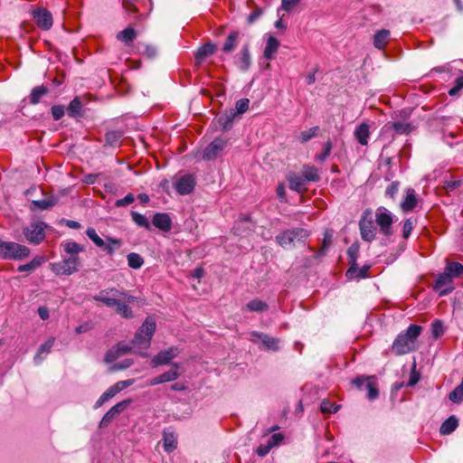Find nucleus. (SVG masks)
Instances as JSON below:
<instances>
[{
	"label": "nucleus",
	"mask_w": 463,
	"mask_h": 463,
	"mask_svg": "<svg viewBox=\"0 0 463 463\" xmlns=\"http://www.w3.org/2000/svg\"><path fill=\"white\" fill-rule=\"evenodd\" d=\"M135 201V197L132 194H127L124 198L116 201L115 205L117 207H125Z\"/></svg>",
	"instance_id": "052dcab7"
},
{
	"label": "nucleus",
	"mask_w": 463,
	"mask_h": 463,
	"mask_svg": "<svg viewBox=\"0 0 463 463\" xmlns=\"http://www.w3.org/2000/svg\"><path fill=\"white\" fill-rule=\"evenodd\" d=\"M29 254L30 250L26 246L0 240V259L21 260Z\"/></svg>",
	"instance_id": "39448f33"
},
{
	"label": "nucleus",
	"mask_w": 463,
	"mask_h": 463,
	"mask_svg": "<svg viewBox=\"0 0 463 463\" xmlns=\"http://www.w3.org/2000/svg\"><path fill=\"white\" fill-rule=\"evenodd\" d=\"M449 400L453 402L459 403L463 401V391L458 386L449 393Z\"/></svg>",
	"instance_id": "6e6d98bb"
},
{
	"label": "nucleus",
	"mask_w": 463,
	"mask_h": 463,
	"mask_svg": "<svg viewBox=\"0 0 463 463\" xmlns=\"http://www.w3.org/2000/svg\"><path fill=\"white\" fill-rule=\"evenodd\" d=\"M44 222H33L24 229V234L28 241L38 244L44 239Z\"/></svg>",
	"instance_id": "9b49d317"
},
{
	"label": "nucleus",
	"mask_w": 463,
	"mask_h": 463,
	"mask_svg": "<svg viewBox=\"0 0 463 463\" xmlns=\"http://www.w3.org/2000/svg\"><path fill=\"white\" fill-rule=\"evenodd\" d=\"M458 419L455 416L449 417L440 426L439 431L443 435L452 433L458 427Z\"/></svg>",
	"instance_id": "7c9ffc66"
},
{
	"label": "nucleus",
	"mask_w": 463,
	"mask_h": 463,
	"mask_svg": "<svg viewBox=\"0 0 463 463\" xmlns=\"http://www.w3.org/2000/svg\"><path fill=\"white\" fill-rule=\"evenodd\" d=\"M177 444L176 436L174 432L169 430L164 431V437H163V447L164 449L170 453L174 449H175Z\"/></svg>",
	"instance_id": "cd10ccee"
},
{
	"label": "nucleus",
	"mask_w": 463,
	"mask_h": 463,
	"mask_svg": "<svg viewBox=\"0 0 463 463\" xmlns=\"http://www.w3.org/2000/svg\"><path fill=\"white\" fill-rule=\"evenodd\" d=\"M347 254L350 258L351 263L355 264V260L358 255V248L354 245L351 246L347 250Z\"/></svg>",
	"instance_id": "69168bd1"
},
{
	"label": "nucleus",
	"mask_w": 463,
	"mask_h": 463,
	"mask_svg": "<svg viewBox=\"0 0 463 463\" xmlns=\"http://www.w3.org/2000/svg\"><path fill=\"white\" fill-rule=\"evenodd\" d=\"M288 181L289 184V188L298 193L303 191L307 184L306 179L302 175H298L296 174L289 175Z\"/></svg>",
	"instance_id": "a878e982"
},
{
	"label": "nucleus",
	"mask_w": 463,
	"mask_h": 463,
	"mask_svg": "<svg viewBox=\"0 0 463 463\" xmlns=\"http://www.w3.org/2000/svg\"><path fill=\"white\" fill-rule=\"evenodd\" d=\"M431 333L434 338L439 337L444 333L443 325L439 320H435L431 324Z\"/></svg>",
	"instance_id": "3c124183"
},
{
	"label": "nucleus",
	"mask_w": 463,
	"mask_h": 463,
	"mask_svg": "<svg viewBox=\"0 0 463 463\" xmlns=\"http://www.w3.org/2000/svg\"><path fill=\"white\" fill-rule=\"evenodd\" d=\"M121 246V241L113 238H108L105 246L101 247L109 255H112L116 248Z\"/></svg>",
	"instance_id": "49530a36"
},
{
	"label": "nucleus",
	"mask_w": 463,
	"mask_h": 463,
	"mask_svg": "<svg viewBox=\"0 0 463 463\" xmlns=\"http://www.w3.org/2000/svg\"><path fill=\"white\" fill-rule=\"evenodd\" d=\"M127 260H128V265L130 268L135 269L141 268L142 265L144 264L143 258L139 254L135 253V252L129 253L127 256Z\"/></svg>",
	"instance_id": "ea45409f"
},
{
	"label": "nucleus",
	"mask_w": 463,
	"mask_h": 463,
	"mask_svg": "<svg viewBox=\"0 0 463 463\" xmlns=\"http://www.w3.org/2000/svg\"><path fill=\"white\" fill-rule=\"evenodd\" d=\"M399 191V183L398 182H392L386 189V195L390 196L391 198H394L396 194Z\"/></svg>",
	"instance_id": "0e129e2a"
},
{
	"label": "nucleus",
	"mask_w": 463,
	"mask_h": 463,
	"mask_svg": "<svg viewBox=\"0 0 463 463\" xmlns=\"http://www.w3.org/2000/svg\"><path fill=\"white\" fill-rule=\"evenodd\" d=\"M235 115H236V112L233 110H231L230 112L225 113L224 115L221 116L218 118V121H219L220 125L222 126L223 129L227 130V129L231 128L232 122L234 120Z\"/></svg>",
	"instance_id": "a19ab883"
},
{
	"label": "nucleus",
	"mask_w": 463,
	"mask_h": 463,
	"mask_svg": "<svg viewBox=\"0 0 463 463\" xmlns=\"http://www.w3.org/2000/svg\"><path fill=\"white\" fill-rule=\"evenodd\" d=\"M248 339L254 344L261 345V348L266 351L276 352L279 349L280 340L264 333L258 331L250 332Z\"/></svg>",
	"instance_id": "6e6552de"
},
{
	"label": "nucleus",
	"mask_w": 463,
	"mask_h": 463,
	"mask_svg": "<svg viewBox=\"0 0 463 463\" xmlns=\"http://www.w3.org/2000/svg\"><path fill=\"white\" fill-rule=\"evenodd\" d=\"M368 269L369 268L366 266L358 269L357 267H355V264H352L346 272V276H348L350 279H363L367 276Z\"/></svg>",
	"instance_id": "c9c22d12"
},
{
	"label": "nucleus",
	"mask_w": 463,
	"mask_h": 463,
	"mask_svg": "<svg viewBox=\"0 0 463 463\" xmlns=\"http://www.w3.org/2000/svg\"><path fill=\"white\" fill-rule=\"evenodd\" d=\"M57 203V199L53 196H50L42 200H34L31 203L30 209L32 211L39 210H48L51 209Z\"/></svg>",
	"instance_id": "5701e85b"
},
{
	"label": "nucleus",
	"mask_w": 463,
	"mask_h": 463,
	"mask_svg": "<svg viewBox=\"0 0 463 463\" xmlns=\"http://www.w3.org/2000/svg\"><path fill=\"white\" fill-rule=\"evenodd\" d=\"M250 100L248 99H241L236 102V113L242 114L249 109Z\"/></svg>",
	"instance_id": "13d9d810"
},
{
	"label": "nucleus",
	"mask_w": 463,
	"mask_h": 463,
	"mask_svg": "<svg viewBox=\"0 0 463 463\" xmlns=\"http://www.w3.org/2000/svg\"><path fill=\"white\" fill-rule=\"evenodd\" d=\"M461 89H463V76H459L455 80V86L449 90L450 96H455Z\"/></svg>",
	"instance_id": "680f3d73"
},
{
	"label": "nucleus",
	"mask_w": 463,
	"mask_h": 463,
	"mask_svg": "<svg viewBox=\"0 0 463 463\" xmlns=\"http://www.w3.org/2000/svg\"><path fill=\"white\" fill-rule=\"evenodd\" d=\"M152 223L159 230L168 232L171 229L172 222L168 214L158 213L153 216Z\"/></svg>",
	"instance_id": "4be33fe9"
},
{
	"label": "nucleus",
	"mask_w": 463,
	"mask_h": 463,
	"mask_svg": "<svg viewBox=\"0 0 463 463\" xmlns=\"http://www.w3.org/2000/svg\"><path fill=\"white\" fill-rule=\"evenodd\" d=\"M131 217H132L133 222L137 225H138L140 227H143V228H145L146 230L150 229V223H149L147 218L145 215H143L141 213H138L137 212H132L131 213Z\"/></svg>",
	"instance_id": "a18cd8bd"
},
{
	"label": "nucleus",
	"mask_w": 463,
	"mask_h": 463,
	"mask_svg": "<svg viewBox=\"0 0 463 463\" xmlns=\"http://www.w3.org/2000/svg\"><path fill=\"white\" fill-rule=\"evenodd\" d=\"M55 342L54 337H50L46 342H44L38 349L37 354L34 356V362L40 363L42 362L45 356L51 352Z\"/></svg>",
	"instance_id": "393cba45"
},
{
	"label": "nucleus",
	"mask_w": 463,
	"mask_h": 463,
	"mask_svg": "<svg viewBox=\"0 0 463 463\" xmlns=\"http://www.w3.org/2000/svg\"><path fill=\"white\" fill-rule=\"evenodd\" d=\"M133 383H134V379H128V380H125V381H119V382L116 383L115 384L111 385L97 400V402L94 404V409H99L105 402H109L110 399H112L114 396H116L119 392L131 386Z\"/></svg>",
	"instance_id": "1a4fd4ad"
},
{
	"label": "nucleus",
	"mask_w": 463,
	"mask_h": 463,
	"mask_svg": "<svg viewBox=\"0 0 463 463\" xmlns=\"http://www.w3.org/2000/svg\"><path fill=\"white\" fill-rule=\"evenodd\" d=\"M300 0H281V9L290 12L299 3Z\"/></svg>",
	"instance_id": "e2e57ef3"
},
{
	"label": "nucleus",
	"mask_w": 463,
	"mask_h": 463,
	"mask_svg": "<svg viewBox=\"0 0 463 463\" xmlns=\"http://www.w3.org/2000/svg\"><path fill=\"white\" fill-rule=\"evenodd\" d=\"M93 298L96 301L103 303L108 307L114 308L122 317H133L130 305L137 301V298L128 294L126 291L110 288L99 291Z\"/></svg>",
	"instance_id": "f03ea898"
},
{
	"label": "nucleus",
	"mask_w": 463,
	"mask_h": 463,
	"mask_svg": "<svg viewBox=\"0 0 463 463\" xmlns=\"http://www.w3.org/2000/svg\"><path fill=\"white\" fill-rule=\"evenodd\" d=\"M179 375V365L177 364H174L170 370L161 374V378L164 379V383H168L176 380Z\"/></svg>",
	"instance_id": "58836bf2"
},
{
	"label": "nucleus",
	"mask_w": 463,
	"mask_h": 463,
	"mask_svg": "<svg viewBox=\"0 0 463 463\" xmlns=\"http://www.w3.org/2000/svg\"><path fill=\"white\" fill-rule=\"evenodd\" d=\"M246 308L251 312H263L268 309V304L260 299H253L246 305Z\"/></svg>",
	"instance_id": "4c0bfd02"
},
{
	"label": "nucleus",
	"mask_w": 463,
	"mask_h": 463,
	"mask_svg": "<svg viewBox=\"0 0 463 463\" xmlns=\"http://www.w3.org/2000/svg\"><path fill=\"white\" fill-rule=\"evenodd\" d=\"M332 149L331 141H326L323 146V152L316 156V158L319 161H325L326 157L330 155Z\"/></svg>",
	"instance_id": "4d7b16f0"
},
{
	"label": "nucleus",
	"mask_w": 463,
	"mask_h": 463,
	"mask_svg": "<svg viewBox=\"0 0 463 463\" xmlns=\"http://www.w3.org/2000/svg\"><path fill=\"white\" fill-rule=\"evenodd\" d=\"M33 19L39 27L43 30H49L52 26V14L43 8L33 11Z\"/></svg>",
	"instance_id": "2eb2a0df"
},
{
	"label": "nucleus",
	"mask_w": 463,
	"mask_h": 463,
	"mask_svg": "<svg viewBox=\"0 0 463 463\" xmlns=\"http://www.w3.org/2000/svg\"><path fill=\"white\" fill-rule=\"evenodd\" d=\"M422 327L411 325L407 330L397 335L392 345V351L396 355H402L415 350L416 340L420 335Z\"/></svg>",
	"instance_id": "7ed1b4c3"
},
{
	"label": "nucleus",
	"mask_w": 463,
	"mask_h": 463,
	"mask_svg": "<svg viewBox=\"0 0 463 463\" xmlns=\"http://www.w3.org/2000/svg\"><path fill=\"white\" fill-rule=\"evenodd\" d=\"M132 364H133V360L129 359V358H127V359H124L121 362L114 364L111 366L110 370L111 371L125 370V369H128V367H130Z\"/></svg>",
	"instance_id": "864d4df0"
},
{
	"label": "nucleus",
	"mask_w": 463,
	"mask_h": 463,
	"mask_svg": "<svg viewBox=\"0 0 463 463\" xmlns=\"http://www.w3.org/2000/svg\"><path fill=\"white\" fill-rule=\"evenodd\" d=\"M279 45L280 43L276 37L273 35H269L263 52L264 58L268 61L274 59Z\"/></svg>",
	"instance_id": "412c9836"
},
{
	"label": "nucleus",
	"mask_w": 463,
	"mask_h": 463,
	"mask_svg": "<svg viewBox=\"0 0 463 463\" xmlns=\"http://www.w3.org/2000/svg\"><path fill=\"white\" fill-rule=\"evenodd\" d=\"M64 251L69 254V257L78 256L80 252L84 250V247L75 241H67L61 243Z\"/></svg>",
	"instance_id": "c756f323"
},
{
	"label": "nucleus",
	"mask_w": 463,
	"mask_h": 463,
	"mask_svg": "<svg viewBox=\"0 0 463 463\" xmlns=\"http://www.w3.org/2000/svg\"><path fill=\"white\" fill-rule=\"evenodd\" d=\"M195 186V179L192 175H184L178 178L175 184V188L182 195L191 194Z\"/></svg>",
	"instance_id": "ddd939ff"
},
{
	"label": "nucleus",
	"mask_w": 463,
	"mask_h": 463,
	"mask_svg": "<svg viewBox=\"0 0 463 463\" xmlns=\"http://www.w3.org/2000/svg\"><path fill=\"white\" fill-rule=\"evenodd\" d=\"M137 37V32L131 28L128 27L125 30L118 33L117 39L120 42H123L127 44L132 43Z\"/></svg>",
	"instance_id": "473e14b6"
},
{
	"label": "nucleus",
	"mask_w": 463,
	"mask_h": 463,
	"mask_svg": "<svg viewBox=\"0 0 463 463\" xmlns=\"http://www.w3.org/2000/svg\"><path fill=\"white\" fill-rule=\"evenodd\" d=\"M302 176L306 179V182H317L319 180V175L317 169L314 166L306 165L302 171Z\"/></svg>",
	"instance_id": "e433bc0d"
},
{
	"label": "nucleus",
	"mask_w": 463,
	"mask_h": 463,
	"mask_svg": "<svg viewBox=\"0 0 463 463\" xmlns=\"http://www.w3.org/2000/svg\"><path fill=\"white\" fill-rule=\"evenodd\" d=\"M138 0H123V6L124 8L131 13V12H136L137 9L135 7V4L137 2Z\"/></svg>",
	"instance_id": "338daca9"
},
{
	"label": "nucleus",
	"mask_w": 463,
	"mask_h": 463,
	"mask_svg": "<svg viewBox=\"0 0 463 463\" xmlns=\"http://www.w3.org/2000/svg\"><path fill=\"white\" fill-rule=\"evenodd\" d=\"M227 146V140L217 137L212 141L203 150V158L205 160H213L221 155Z\"/></svg>",
	"instance_id": "f8f14e48"
},
{
	"label": "nucleus",
	"mask_w": 463,
	"mask_h": 463,
	"mask_svg": "<svg viewBox=\"0 0 463 463\" xmlns=\"http://www.w3.org/2000/svg\"><path fill=\"white\" fill-rule=\"evenodd\" d=\"M132 402L131 399L123 400L111 407L99 421V428H106L109 424L123 412Z\"/></svg>",
	"instance_id": "9d476101"
},
{
	"label": "nucleus",
	"mask_w": 463,
	"mask_h": 463,
	"mask_svg": "<svg viewBox=\"0 0 463 463\" xmlns=\"http://www.w3.org/2000/svg\"><path fill=\"white\" fill-rule=\"evenodd\" d=\"M86 235L90 240L93 241L97 247L101 248L105 246V241L98 235L94 228H88L86 231Z\"/></svg>",
	"instance_id": "de8ad7c7"
},
{
	"label": "nucleus",
	"mask_w": 463,
	"mask_h": 463,
	"mask_svg": "<svg viewBox=\"0 0 463 463\" xmlns=\"http://www.w3.org/2000/svg\"><path fill=\"white\" fill-rule=\"evenodd\" d=\"M82 104L79 97H75L67 108V113L71 118H76L81 115Z\"/></svg>",
	"instance_id": "2f4dec72"
},
{
	"label": "nucleus",
	"mask_w": 463,
	"mask_h": 463,
	"mask_svg": "<svg viewBox=\"0 0 463 463\" xmlns=\"http://www.w3.org/2000/svg\"><path fill=\"white\" fill-rule=\"evenodd\" d=\"M418 204V199L415 194V191L411 188L406 190V194L402 202L401 203V209L403 213L411 212Z\"/></svg>",
	"instance_id": "aec40b11"
},
{
	"label": "nucleus",
	"mask_w": 463,
	"mask_h": 463,
	"mask_svg": "<svg viewBox=\"0 0 463 463\" xmlns=\"http://www.w3.org/2000/svg\"><path fill=\"white\" fill-rule=\"evenodd\" d=\"M369 136V126L366 123L360 124L354 130L355 138L363 146H366L368 144Z\"/></svg>",
	"instance_id": "bb28decb"
},
{
	"label": "nucleus",
	"mask_w": 463,
	"mask_h": 463,
	"mask_svg": "<svg viewBox=\"0 0 463 463\" xmlns=\"http://www.w3.org/2000/svg\"><path fill=\"white\" fill-rule=\"evenodd\" d=\"M216 46L213 43H206L200 47L195 53V61L197 64L203 62L207 57L214 53Z\"/></svg>",
	"instance_id": "b1692460"
},
{
	"label": "nucleus",
	"mask_w": 463,
	"mask_h": 463,
	"mask_svg": "<svg viewBox=\"0 0 463 463\" xmlns=\"http://www.w3.org/2000/svg\"><path fill=\"white\" fill-rule=\"evenodd\" d=\"M320 408L323 413H335L338 411L339 406L329 401H323Z\"/></svg>",
	"instance_id": "8fccbe9b"
},
{
	"label": "nucleus",
	"mask_w": 463,
	"mask_h": 463,
	"mask_svg": "<svg viewBox=\"0 0 463 463\" xmlns=\"http://www.w3.org/2000/svg\"><path fill=\"white\" fill-rule=\"evenodd\" d=\"M44 261V259L41 256L34 257L29 263L20 265L18 267V271L20 272H32L40 267Z\"/></svg>",
	"instance_id": "72a5a7b5"
},
{
	"label": "nucleus",
	"mask_w": 463,
	"mask_h": 463,
	"mask_svg": "<svg viewBox=\"0 0 463 463\" xmlns=\"http://www.w3.org/2000/svg\"><path fill=\"white\" fill-rule=\"evenodd\" d=\"M390 32L383 29L375 33L373 37V45L377 49H383L389 42Z\"/></svg>",
	"instance_id": "c85d7f7f"
},
{
	"label": "nucleus",
	"mask_w": 463,
	"mask_h": 463,
	"mask_svg": "<svg viewBox=\"0 0 463 463\" xmlns=\"http://www.w3.org/2000/svg\"><path fill=\"white\" fill-rule=\"evenodd\" d=\"M241 53V61H240L239 66L242 71H246L249 69L250 64V52L247 47H244V48H242Z\"/></svg>",
	"instance_id": "09e8293b"
},
{
	"label": "nucleus",
	"mask_w": 463,
	"mask_h": 463,
	"mask_svg": "<svg viewBox=\"0 0 463 463\" xmlns=\"http://www.w3.org/2000/svg\"><path fill=\"white\" fill-rule=\"evenodd\" d=\"M130 350L131 347L129 345L119 343L107 352L105 355V362L108 364L113 363L119 357L128 354Z\"/></svg>",
	"instance_id": "f3484780"
},
{
	"label": "nucleus",
	"mask_w": 463,
	"mask_h": 463,
	"mask_svg": "<svg viewBox=\"0 0 463 463\" xmlns=\"http://www.w3.org/2000/svg\"><path fill=\"white\" fill-rule=\"evenodd\" d=\"M318 129H319L318 127H314V128H309L308 130L301 132V134H300L301 142H303V143L307 142L309 139H311L312 137H314L317 134Z\"/></svg>",
	"instance_id": "5fc2aeb1"
},
{
	"label": "nucleus",
	"mask_w": 463,
	"mask_h": 463,
	"mask_svg": "<svg viewBox=\"0 0 463 463\" xmlns=\"http://www.w3.org/2000/svg\"><path fill=\"white\" fill-rule=\"evenodd\" d=\"M156 327V324L155 318L147 317L134 336V345L145 349L148 348Z\"/></svg>",
	"instance_id": "423d86ee"
},
{
	"label": "nucleus",
	"mask_w": 463,
	"mask_h": 463,
	"mask_svg": "<svg viewBox=\"0 0 463 463\" xmlns=\"http://www.w3.org/2000/svg\"><path fill=\"white\" fill-rule=\"evenodd\" d=\"M238 38H239V33L238 32H232L228 37H227V40L223 45V51L225 52H230L232 51H233L236 47V44H237V41H238Z\"/></svg>",
	"instance_id": "79ce46f5"
},
{
	"label": "nucleus",
	"mask_w": 463,
	"mask_h": 463,
	"mask_svg": "<svg viewBox=\"0 0 463 463\" xmlns=\"http://www.w3.org/2000/svg\"><path fill=\"white\" fill-rule=\"evenodd\" d=\"M47 92V88L43 85L33 88L30 94V103L33 105L39 103L42 97H43Z\"/></svg>",
	"instance_id": "f704fd0d"
},
{
	"label": "nucleus",
	"mask_w": 463,
	"mask_h": 463,
	"mask_svg": "<svg viewBox=\"0 0 463 463\" xmlns=\"http://www.w3.org/2000/svg\"><path fill=\"white\" fill-rule=\"evenodd\" d=\"M284 437L281 433L273 434L266 444H261L257 449V454L260 457L266 456L272 448L278 446Z\"/></svg>",
	"instance_id": "6ab92c4d"
},
{
	"label": "nucleus",
	"mask_w": 463,
	"mask_h": 463,
	"mask_svg": "<svg viewBox=\"0 0 463 463\" xmlns=\"http://www.w3.org/2000/svg\"><path fill=\"white\" fill-rule=\"evenodd\" d=\"M445 269L452 278H458L463 275V266L458 262L449 263Z\"/></svg>",
	"instance_id": "c03bdc74"
},
{
	"label": "nucleus",
	"mask_w": 463,
	"mask_h": 463,
	"mask_svg": "<svg viewBox=\"0 0 463 463\" xmlns=\"http://www.w3.org/2000/svg\"><path fill=\"white\" fill-rule=\"evenodd\" d=\"M178 354V349L176 347H170L168 349L159 352L151 361L152 367H157L159 365L167 364L172 359L176 357Z\"/></svg>",
	"instance_id": "4468645a"
},
{
	"label": "nucleus",
	"mask_w": 463,
	"mask_h": 463,
	"mask_svg": "<svg viewBox=\"0 0 463 463\" xmlns=\"http://www.w3.org/2000/svg\"><path fill=\"white\" fill-rule=\"evenodd\" d=\"M353 383L361 391L366 390V396L369 400H373L378 396L377 388L368 378L357 377L353 381Z\"/></svg>",
	"instance_id": "dca6fc26"
},
{
	"label": "nucleus",
	"mask_w": 463,
	"mask_h": 463,
	"mask_svg": "<svg viewBox=\"0 0 463 463\" xmlns=\"http://www.w3.org/2000/svg\"><path fill=\"white\" fill-rule=\"evenodd\" d=\"M414 228V222L409 218L404 221L402 227V236L404 239H408Z\"/></svg>",
	"instance_id": "603ef678"
},
{
	"label": "nucleus",
	"mask_w": 463,
	"mask_h": 463,
	"mask_svg": "<svg viewBox=\"0 0 463 463\" xmlns=\"http://www.w3.org/2000/svg\"><path fill=\"white\" fill-rule=\"evenodd\" d=\"M65 113V109L61 105H54L52 108V115L55 120L61 119Z\"/></svg>",
	"instance_id": "bf43d9fd"
},
{
	"label": "nucleus",
	"mask_w": 463,
	"mask_h": 463,
	"mask_svg": "<svg viewBox=\"0 0 463 463\" xmlns=\"http://www.w3.org/2000/svg\"><path fill=\"white\" fill-rule=\"evenodd\" d=\"M396 221L395 215L387 208L380 206L374 214L370 209H366L359 221L361 237L365 241H373L376 237V229L386 236L392 235V224Z\"/></svg>",
	"instance_id": "f257e3e1"
},
{
	"label": "nucleus",
	"mask_w": 463,
	"mask_h": 463,
	"mask_svg": "<svg viewBox=\"0 0 463 463\" xmlns=\"http://www.w3.org/2000/svg\"><path fill=\"white\" fill-rule=\"evenodd\" d=\"M52 270L56 275H66L70 276L77 271L81 267V260L79 256H72L64 258L60 262L52 263Z\"/></svg>",
	"instance_id": "0eeeda50"
},
{
	"label": "nucleus",
	"mask_w": 463,
	"mask_h": 463,
	"mask_svg": "<svg viewBox=\"0 0 463 463\" xmlns=\"http://www.w3.org/2000/svg\"><path fill=\"white\" fill-rule=\"evenodd\" d=\"M452 282V277L450 274L445 269L443 273L439 274L435 284V288L440 289L442 287L450 285Z\"/></svg>",
	"instance_id": "37998d69"
},
{
	"label": "nucleus",
	"mask_w": 463,
	"mask_h": 463,
	"mask_svg": "<svg viewBox=\"0 0 463 463\" xmlns=\"http://www.w3.org/2000/svg\"><path fill=\"white\" fill-rule=\"evenodd\" d=\"M414 129V127L409 122H389L384 125L383 131L394 130L398 135H407Z\"/></svg>",
	"instance_id": "a211bd4d"
},
{
	"label": "nucleus",
	"mask_w": 463,
	"mask_h": 463,
	"mask_svg": "<svg viewBox=\"0 0 463 463\" xmlns=\"http://www.w3.org/2000/svg\"><path fill=\"white\" fill-rule=\"evenodd\" d=\"M38 315L43 320H46L49 318V310L45 307H40L38 308Z\"/></svg>",
	"instance_id": "774afa93"
},
{
	"label": "nucleus",
	"mask_w": 463,
	"mask_h": 463,
	"mask_svg": "<svg viewBox=\"0 0 463 463\" xmlns=\"http://www.w3.org/2000/svg\"><path fill=\"white\" fill-rule=\"evenodd\" d=\"M309 232L303 228L288 229L281 232L276 236L277 243L284 249L295 247L297 242H304Z\"/></svg>",
	"instance_id": "20e7f679"
}]
</instances>
